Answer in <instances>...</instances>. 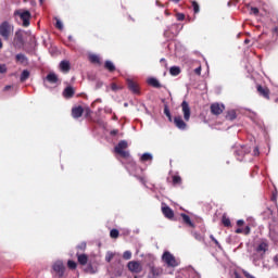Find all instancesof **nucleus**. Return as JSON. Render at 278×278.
<instances>
[{
    "instance_id": "864d4df0",
    "label": "nucleus",
    "mask_w": 278,
    "mask_h": 278,
    "mask_svg": "<svg viewBox=\"0 0 278 278\" xmlns=\"http://www.w3.org/2000/svg\"><path fill=\"white\" fill-rule=\"evenodd\" d=\"M87 273H91V275H94V269L92 268V265L88 266Z\"/></svg>"
},
{
    "instance_id": "c756f323",
    "label": "nucleus",
    "mask_w": 278,
    "mask_h": 278,
    "mask_svg": "<svg viewBox=\"0 0 278 278\" xmlns=\"http://www.w3.org/2000/svg\"><path fill=\"white\" fill-rule=\"evenodd\" d=\"M151 160H153L151 153H143L140 157V162H151Z\"/></svg>"
},
{
    "instance_id": "58836bf2",
    "label": "nucleus",
    "mask_w": 278,
    "mask_h": 278,
    "mask_svg": "<svg viewBox=\"0 0 278 278\" xmlns=\"http://www.w3.org/2000/svg\"><path fill=\"white\" fill-rule=\"evenodd\" d=\"M112 260H114V253L108 252L105 256V262H112Z\"/></svg>"
},
{
    "instance_id": "338daca9",
    "label": "nucleus",
    "mask_w": 278,
    "mask_h": 278,
    "mask_svg": "<svg viewBox=\"0 0 278 278\" xmlns=\"http://www.w3.org/2000/svg\"><path fill=\"white\" fill-rule=\"evenodd\" d=\"M161 62H164V59H162Z\"/></svg>"
},
{
    "instance_id": "39448f33",
    "label": "nucleus",
    "mask_w": 278,
    "mask_h": 278,
    "mask_svg": "<svg viewBox=\"0 0 278 278\" xmlns=\"http://www.w3.org/2000/svg\"><path fill=\"white\" fill-rule=\"evenodd\" d=\"M269 244H268V240L266 239H261L258 241V243L256 244L254 251H256V253H260L261 257H264L266 255V252L269 249Z\"/></svg>"
},
{
    "instance_id": "f8f14e48",
    "label": "nucleus",
    "mask_w": 278,
    "mask_h": 278,
    "mask_svg": "<svg viewBox=\"0 0 278 278\" xmlns=\"http://www.w3.org/2000/svg\"><path fill=\"white\" fill-rule=\"evenodd\" d=\"M181 110H182L184 118L188 123V121H190V114H191L190 104L188 103V101L186 100L182 101Z\"/></svg>"
},
{
    "instance_id": "412c9836",
    "label": "nucleus",
    "mask_w": 278,
    "mask_h": 278,
    "mask_svg": "<svg viewBox=\"0 0 278 278\" xmlns=\"http://www.w3.org/2000/svg\"><path fill=\"white\" fill-rule=\"evenodd\" d=\"M60 70L62 71V73H68V71H71V62H68V61H61Z\"/></svg>"
},
{
    "instance_id": "4be33fe9",
    "label": "nucleus",
    "mask_w": 278,
    "mask_h": 278,
    "mask_svg": "<svg viewBox=\"0 0 278 278\" xmlns=\"http://www.w3.org/2000/svg\"><path fill=\"white\" fill-rule=\"evenodd\" d=\"M180 216L185 225H188V227L194 228V223H192V219H190V217L186 213L180 214Z\"/></svg>"
},
{
    "instance_id": "c03bdc74",
    "label": "nucleus",
    "mask_w": 278,
    "mask_h": 278,
    "mask_svg": "<svg viewBox=\"0 0 278 278\" xmlns=\"http://www.w3.org/2000/svg\"><path fill=\"white\" fill-rule=\"evenodd\" d=\"M251 14H254L255 16H257V14H260V9L252 7L251 8Z\"/></svg>"
},
{
    "instance_id": "13d9d810",
    "label": "nucleus",
    "mask_w": 278,
    "mask_h": 278,
    "mask_svg": "<svg viewBox=\"0 0 278 278\" xmlns=\"http://www.w3.org/2000/svg\"><path fill=\"white\" fill-rule=\"evenodd\" d=\"M254 155H260V149L257 148L254 149Z\"/></svg>"
},
{
    "instance_id": "680f3d73",
    "label": "nucleus",
    "mask_w": 278,
    "mask_h": 278,
    "mask_svg": "<svg viewBox=\"0 0 278 278\" xmlns=\"http://www.w3.org/2000/svg\"><path fill=\"white\" fill-rule=\"evenodd\" d=\"M174 3H179L181 0H172Z\"/></svg>"
},
{
    "instance_id": "a18cd8bd",
    "label": "nucleus",
    "mask_w": 278,
    "mask_h": 278,
    "mask_svg": "<svg viewBox=\"0 0 278 278\" xmlns=\"http://www.w3.org/2000/svg\"><path fill=\"white\" fill-rule=\"evenodd\" d=\"M0 73H8V67L5 66V64H0Z\"/></svg>"
},
{
    "instance_id": "5701e85b",
    "label": "nucleus",
    "mask_w": 278,
    "mask_h": 278,
    "mask_svg": "<svg viewBox=\"0 0 278 278\" xmlns=\"http://www.w3.org/2000/svg\"><path fill=\"white\" fill-rule=\"evenodd\" d=\"M104 68L105 71H109V73H114V71H116V65H114L112 61H105Z\"/></svg>"
},
{
    "instance_id": "4468645a",
    "label": "nucleus",
    "mask_w": 278,
    "mask_h": 278,
    "mask_svg": "<svg viewBox=\"0 0 278 278\" xmlns=\"http://www.w3.org/2000/svg\"><path fill=\"white\" fill-rule=\"evenodd\" d=\"M15 47H23L25 45V40L23 39V30H17L14 37Z\"/></svg>"
},
{
    "instance_id": "2eb2a0df",
    "label": "nucleus",
    "mask_w": 278,
    "mask_h": 278,
    "mask_svg": "<svg viewBox=\"0 0 278 278\" xmlns=\"http://www.w3.org/2000/svg\"><path fill=\"white\" fill-rule=\"evenodd\" d=\"M84 106H75L72 109V116L73 118H81V116H84Z\"/></svg>"
},
{
    "instance_id": "cd10ccee",
    "label": "nucleus",
    "mask_w": 278,
    "mask_h": 278,
    "mask_svg": "<svg viewBox=\"0 0 278 278\" xmlns=\"http://www.w3.org/2000/svg\"><path fill=\"white\" fill-rule=\"evenodd\" d=\"M172 181H173V186H181V184H182L181 176L174 175L172 177Z\"/></svg>"
},
{
    "instance_id": "ea45409f",
    "label": "nucleus",
    "mask_w": 278,
    "mask_h": 278,
    "mask_svg": "<svg viewBox=\"0 0 278 278\" xmlns=\"http://www.w3.org/2000/svg\"><path fill=\"white\" fill-rule=\"evenodd\" d=\"M177 21H186V14L184 13H176Z\"/></svg>"
},
{
    "instance_id": "603ef678",
    "label": "nucleus",
    "mask_w": 278,
    "mask_h": 278,
    "mask_svg": "<svg viewBox=\"0 0 278 278\" xmlns=\"http://www.w3.org/2000/svg\"><path fill=\"white\" fill-rule=\"evenodd\" d=\"M242 225H244V219H238L237 220V226L242 227Z\"/></svg>"
},
{
    "instance_id": "4c0bfd02",
    "label": "nucleus",
    "mask_w": 278,
    "mask_h": 278,
    "mask_svg": "<svg viewBox=\"0 0 278 278\" xmlns=\"http://www.w3.org/2000/svg\"><path fill=\"white\" fill-rule=\"evenodd\" d=\"M210 239L212 240V242H214V244H216V247H218V249H223V247L220 245V242H218V240L214 238V235H211Z\"/></svg>"
},
{
    "instance_id": "473e14b6",
    "label": "nucleus",
    "mask_w": 278,
    "mask_h": 278,
    "mask_svg": "<svg viewBox=\"0 0 278 278\" xmlns=\"http://www.w3.org/2000/svg\"><path fill=\"white\" fill-rule=\"evenodd\" d=\"M164 114H165V116H167L169 123H173V115H170V110L168 109V105H165Z\"/></svg>"
},
{
    "instance_id": "e2e57ef3",
    "label": "nucleus",
    "mask_w": 278,
    "mask_h": 278,
    "mask_svg": "<svg viewBox=\"0 0 278 278\" xmlns=\"http://www.w3.org/2000/svg\"><path fill=\"white\" fill-rule=\"evenodd\" d=\"M249 42H250L249 39H245V40H244V43H245V45H249Z\"/></svg>"
},
{
    "instance_id": "393cba45",
    "label": "nucleus",
    "mask_w": 278,
    "mask_h": 278,
    "mask_svg": "<svg viewBox=\"0 0 278 278\" xmlns=\"http://www.w3.org/2000/svg\"><path fill=\"white\" fill-rule=\"evenodd\" d=\"M46 79L49 81V84H58L59 81L58 75H55V73H49Z\"/></svg>"
},
{
    "instance_id": "0eeeda50",
    "label": "nucleus",
    "mask_w": 278,
    "mask_h": 278,
    "mask_svg": "<svg viewBox=\"0 0 278 278\" xmlns=\"http://www.w3.org/2000/svg\"><path fill=\"white\" fill-rule=\"evenodd\" d=\"M256 92L260 94V97H263V99L270 101V89H268V87L256 85Z\"/></svg>"
},
{
    "instance_id": "09e8293b",
    "label": "nucleus",
    "mask_w": 278,
    "mask_h": 278,
    "mask_svg": "<svg viewBox=\"0 0 278 278\" xmlns=\"http://www.w3.org/2000/svg\"><path fill=\"white\" fill-rule=\"evenodd\" d=\"M92 114V111L89 109V108H87V109H85V116L88 118V116H90Z\"/></svg>"
},
{
    "instance_id": "7c9ffc66",
    "label": "nucleus",
    "mask_w": 278,
    "mask_h": 278,
    "mask_svg": "<svg viewBox=\"0 0 278 278\" xmlns=\"http://www.w3.org/2000/svg\"><path fill=\"white\" fill-rule=\"evenodd\" d=\"M21 81H27V79H29V71L27 70H24L21 74V77H20Z\"/></svg>"
},
{
    "instance_id": "423d86ee",
    "label": "nucleus",
    "mask_w": 278,
    "mask_h": 278,
    "mask_svg": "<svg viewBox=\"0 0 278 278\" xmlns=\"http://www.w3.org/2000/svg\"><path fill=\"white\" fill-rule=\"evenodd\" d=\"M251 153V148H249L248 146H240L237 147L235 150V155L237 156V160H239V162H242L244 160V155Z\"/></svg>"
},
{
    "instance_id": "e433bc0d",
    "label": "nucleus",
    "mask_w": 278,
    "mask_h": 278,
    "mask_svg": "<svg viewBox=\"0 0 278 278\" xmlns=\"http://www.w3.org/2000/svg\"><path fill=\"white\" fill-rule=\"evenodd\" d=\"M67 267L70 268V270H75L77 268V263L75 261H68Z\"/></svg>"
},
{
    "instance_id": "20e7f679",
    "label": "nucleus",
    "mask_w": 278,
    "mask_h": 278,
    "mask_svg": "<svg viewBox=\"0 0 278 278\" xmlns=\"http://www.w3.org/2000/svg\"><path fill=\"white\" fill-rule=\"evenodd\" d=\"M129 147V143H127L126 140H121L117 146L114 148V151L117 153V155H121V157L127 159L129 157V151H125Z\"/></svg>"
},
{
    "instance_id": "5fc2aeb1",
    "label": "nucleus",
    "mask_w": 278,
    "mask_h": 278,
    "mask_svg": "<svg viewBox=\"0 0 278 278\" xmlns=\"http://www.w3.org/2000/svg\"><path fill=\"white\" fill-rule=\"evenodd\" d=\"M111 136H117V134H118V129H113V130H111Z\"/></svg>"
},
{
    "instance_id": "9b49d317",
    "label": "nucleus",
    "mask_w": 278,
    "mask_h": 278,
    "mask_svg": "<svg viewBox=\"0 0 278 278\" xmlns=\"http://www.w3.org/2000/svg\"><path fill=\"white\" fill-rule=\"evenodd\" d=\"M52 268L59 277H64V270H66V267H64V263L58 261L53 264Z\"/></svg>"
},
{
    "instance_id": "de8ad7c7",
    "label": "nucleus",
    "mask_w": 278,
    "mask_h": 278,
    "mask_svg": "<svg viewBox=\"0 0 278 278\" xmlns=\"http://www.w3.org/2000/svg\"><path fill=\"white\" fill-rule=\"evenodd\" d=\"M111 90H113V92H116V90H118V86L116 85V83L111 84Z\"/></svg>"
},
{
    "instance_id": "b1692460",
    "label": "nucleus",
    "mask_w": 278,
    "mask_h": 278,
    "mask_svg": "<svg viewBox=\"0 0 278 278\" xmlns=\"http://www.w3.org/2000/svg\"><path fill=\"white\" fill-rule=\"evenodd\" d=\"M169 75H172V77H177V76L181 75V67H179V66H172L169 68Z\"/></svg>"
},
{
    "instance_id": "f257e3e1",
    "label": "nucleus",
    "mask_w": 278,
    "mask_h": 278,
    "mask_svg": "<svg viewBox=\"0 0 278 278\" xmlns=\"http://www.w3.org/2000/svg\"><path fill=\"white\" fill-rule=\"evenodd\" d=\"M14 16H18L23 27H27L28 25H30L31 13L29 11H25L23 9L16 10L14 12Z\"/></svg>"
},
{
    "instance_id": "c9c22d12",
    "label": "nucleus",
    "mask_w": 278,
    "mask_h": 278,
    "mask_svg": "<svg viewBox=\"0 0 278 278\" xmlns=\"http://www.w3.org/2000/svg\"><path fill=\"white\" fill-rule=\"evenodd\" d=\"M118 236H121V232L118 231V229L114 228V229H112V230L110 231V237H111V238L116 239V238H118Z\"/></svg>"
},
{
    "instance_id": "69168bd1",
    "label": "nucleus",
    "mask_w": 278,
    "mask_h": 278,
    "mask_svg": "<svg viewBox=\"0 0 278 278\" xmlns=\"http://www.w3.org/2000/svg\"><path fill=\"white\" fill-rule=\"evenodd\" d=\"M101 86H103V84L101 83L100 85L98 84V88H101Z\"/></svg>"
},
{
    "instance_id": "6e6552de",
    "label": "nucleus",
    "mask_w": 278,
    "mask_h": 278,
    "mask_svg": "<svg viewBox=\"0 0 278 278\" xmlns=\"http://www.w3.org/2000/svg\"><path fill=\"white\" fill-rule=\"evenodd\" d=\"M127 268L128 270H130V273H136V274L142 273V265L138 261H130L127 264Z\"/></svg>"
},
{
    "instance_id": "7ed1b4c3",
    "label": "nucleus",
    "mask_w": 278,
    "mask_h": 278,
    "mask_svg": "<svg viewBox=\"0 0 278 278\" xmlns=\"http://www.w3.org/2000/svg\"><path fill=\"white\" fill-rule=\"evenodd\" d=\"M14 34V26L10 25L9 22H3L0 25V36L5 40H10V36Z\"/></svg>"
},
{
    "instance_id": "aec40b11",
    "label": "nucleus",
    "mask_w": 278,
    "mask_h": 278,
    "mask_svg": "<svg viewBox=\"0 0 278 278\" xmlns=\"http://www.w3.org/2000/svg\"><path fill=\"white\" fill-rule=\"evenodd\" d=\"M63 97H65V99H73V97H75V89H73V87H66L63 91Z\"/></svg>"
},
{
    "instance_id": "8fccbe9b",
    "label": "nucleus",
    "mask_w": 278,
    "mask_h": 278,
    "mask_svg": "<svg viewBox=\"0 0 278 278\" xmlns=\"http://www.w3.org/2000/svg\"><path fill=\"white\" fill-rule=\"evenodd\" d=\"M137 179L141 182V184H147V178L142 177V176H137Z\"/></svg>"
},
{
    "instance_id": "a878e982",
    "label": "nucleus",
    "mask_w": 278,
    "mask_h": 278,
    "mask_svg": "<svg viewBox=\"0 0 278 278\" xmlns=\"http://www.w3.org/2000/svg\"><path fill=\"white\" fill-rule=\"evenodd\" d=\"M148 84L149 86H152V88H162V84H160V80H157V78H149Z\"/></svg>"
},
{
    "instance_id": "a19ab883",
    "label": "nucleus",
    "mask_w": 278,
    "mask_h": 278,
    "mask_svg": "<svg viewBox=\"0 0 278 278\" xmlns=\"http://www.w3.org/2000/svg\"><path fill=\"white\" fill-rule=\"evenodd\" d=\"M55 27L56 29H60V30L64 29V25L60 20H56Z\"/></svg>"
},
{
    "instance_id": "4d7b16f0",
    "label": "nucleus",
    "mask_w": 278,
    "mask_h": 278,
    "mask_svg": "<svg viewBox=\"0 0 278 278\" xmlns=\"http://www.w3.org/2000/svg\"><path fill=\"white\" fill-rule=\"evenodd\" d=\"M10 88H12V86H10V85H7L5 87H4V92H8V90H10Z\"/></svg>"
},
{
    "instance_id": "bf43d9fd",
    "label": "nucleus",
    "mask_w": 278,
    "mask_h": 278,
    "mask_svg": "<svg viewBox=\"0 0 278 278\" xmlns=\"http://www.w3.org/2000/svg\"><path fill=\"white\" fill-rule=\"evenodd\" d=\"M233 275H235V278H242V276H240L238 271H235Z\"/></svg>"
},
{
    "instance_id": "bb28decb",
    "label": "nucleus",
    "mask_w": 278,
    "mask_h": 278,
    "mask_svg": "<svg viewBox=\"0 0 278 278\" xmlns=\"http://www.w3.org/2000/svg\"><path fill=\"white\" fill-rule=\"evenodd\" d=\"M238 118V115L236 114V111L231 110L228 111L226 115V121H236Z\"/></svg>"
},
{
    "instance_id": "72a5a7b5",
    "label": "nucleus",
    "mask_w": 278,
    "mask_h": 278,
    "mask_svg": "<svg viewBox=\"0 0 278 278\" xmlns=\"http://www.w3.org/2000/svg\"><path fill=\"white\" fill-rule=\"evenodd\" d=\"M269 237H270V239L273 240V242L278 243V232H277V231L271 230V231L269 232Z\"/></svg>"
},
{
    "instance_id": "c85d7f7f",
    "label": "nucleus",
    "mask_w": 278,
    "mask_h": 278,
    "mask_svg": "<svg viewBox=\"0 0 278 278\" xmlns=\"http://www.w3.org/2000/svg\"><path fill=\"white\" fill-rule=\"evenodd\" d=\"M15 60H16V62H20L21 64H25V62H27V58L23 53L16 54Z\"/></svg>"
},
{
    "instance_id": "3c124183",
    "label": "nucleus",
    "mask_w": 278,
    "mask_h": 278,
    "mask_svg": "<svg viewBox=\"0 0 278 278\" xmlns=\"http://www.w3.org/2000/svg\"><path fill=\"white\" fill-rule=\"evenodd\" d=\"M201 71H202V68H201V65H200V66H198V67L194 70V73H195L198 76H200V75H201Z\"/></svg>"
},
{
    "instance_id": "052dcab7",
    "label": "nucleus",
    "mask_w": 278,
    "mask_h": 278,
    "mask_svg": "<svg viewBox=\"0 0 278 278\" xmlns=\"http://www.w3.org/2000/svg\"><path fill=\"white\" fill-rule=\"evenodd\" d=\"M273 33L278 35V26H276V27L273 29Z\"/></svg>"
},
{
    "instance_id": "6ab92c4d",
    "label": "nucleus",
    "mask_w": 278,
    "mask_h": 278,
    "mask_svg": "<svg viewBox=\"0 0 278 278\" xmlns=\"http://www.w3.org/2000/svg\"><path fill=\"white\" fill-rule=\"evenodd\" d=\"M88 60L91 64H97V66H101V56H99V54H89Z\"/></svg>"
},
{
    "instance_id": "dca6fc26",
    "label": "nucleus",
    "mask_w": 278,
    "mask_h": 278,
    "mask_svg": "<svg viewBox=\"0 0 278 278\" xmlns=\"http://www.w3.org/2000/svg\"><path fill=\"white\" fill-rule=\"evenodd\" d=\"M162 212L165 218H168L169 220H173V218H175V212L169 206H162Z\"/></svg>"
},
{
    "instance_id": "f3484780",
    "label": "nucleus",
    "mask_w": 278,
    "mask_h": 278,
    "mask_svg": "<svg viewBox=\"0 0 278 278\" xmlns=\"http://www.w3.org/2000/svg\"><path fill=\"white\" fill-rule=\"evenodd\" d=\"M174 125H175L178 129H186V127H188V124H186V122H184V119L181 118V116H175V117H174Z\"/></svg>"
},
{
    "instance_id": "1a4fd4ad",
    "label": "nucleus",
    "mask_w": 278,
    "mask_h": 278,
    "mask_svg": "<svg viewBox=\"0 0 278 278\" xmlns=\"http://www.w3.org/2000/svg\"><path fill=\"white\" fill-rule=\"evenodd\" d=\"M225 112V105L220 103H213L211 104V114L214 116H220Z\"/></svg>"
},
{
    "instance_id": "a211bd4d",
    "label": "nucleus",
    "mask_w": 278,
    "mask_h": 278,
    "mask_svg": "<svg viewBox=\"0 0 278 278\" xmlns=\"http://www.w3.org/2000/svg\"><path fill=\"white\" fill-rule=\"evenodd\" d=\"M76 257H77V262H78V264H80V266H86V264H88V254L77 252Z\"/></svg>"
},
{
    "instance_id": "ddd939ff",
    "label": "nucleus",
    "mask_w": 278,
    "mask_h": 278,
    "mask_svg": "<svg viewBox=\"0 0 278 278\" xmlns=\"http://www.w3.org/2000/svg\"><path fill=\"white\" fill-rule=\"evenodd\" d=\"M150 275L151 278H157V277H162V275H164V269L162 267H156L155 265H150Z\"/></svg>"
},
{
    "instance_id": "0e129e2a",
    "label": "nucleus",
    "mask_w": 278,
    "mask_h": 278,
    "mask_svg": "<svg viewBox=\"0 0 278 278\" xmlns=\"http://www.w3.org/2000/svg\"><path fill=\"white\" fill-rule=\"evenodd\" d=\"M274 262H278V256H275V257H274Z\"/></svg>"
},
{
    "instance_id": "2f4dec72",
    "label": "nucleus",
    "mask_w": 278,
    "mask_h": 278,
    "mask_svg": "<svg viewBox=\"0 0 278 278\" xmlns=\"http://www.w3.org/2000/svg\"><path fill=\"white\" fill-rule=\"evenodd\" d=\"M222 224L224 225V227H231V219L224 215L222 217Z\"/></svg>"
},
{
    "instance_id": "f03ea898",
    "label": "nucleus",
    "mask_w": 278,
    "mask_h": 278,
    "mask_svg": "<svg viewBox=\"0 0 278 278\" xmlns=\"http://www.w3.org/2000/svg\"><path fill=\"white\" fill-rule=\"evenodd\" d=\"M162 260H163L164 264H166V266L168 268H177V266H179V262H177V258H175V255H173L168 251H165L163 253Z\"/></svg>"
},
{
    "instance_id": "9d476101",
    "label": "nucleus",
    "mask_w": 278,
    "mask_h": 278,
    "mask_svg": "<svg viewBox=\"0 0 278 278\" xmlns=\"http://www.w3.org/2000/svg\"><path fill=\"white\" fill-rule=\"evenodd\" d=\"M126 84H127L128 90H130L132 94H140V86H138V83L131 79H127Z\"/></svg>"
},
{
    "instance_id": "6e6d98bb",
    "label": "nucleus",
    "mask_w": 278,
    "mask_h": 278,
    "mask_svg": "<svg viewBox=\"0 0 278 278\" xmlns=\"http://www.w3.org/2000/svg\"><path fill=\"white\" fill-rule=\"evenodd\" d=\"M235 232L236 233H244V230H243V228H237Z\"/></svg>"
},
{
    "instance_id": "79ce46f5",
    "label": "nucleus",
    "mask_w": 278,
    "mask_h": 278,
    "mask_svg": "<svg viewBox=\"0 0 278 278\" xmlns=\"http://www.w3.org/2000/svg\"><path fill=\"white\" fill-rule=\"evenodd\" d=\"M77 251H86V242H83L76 247Z\"/></svg>"
},
{
    "instance_id": "49530a36",
    "label": "nucleus",
    "mask_w": 278,
    "mask_h": 278,
    "mask_svg": "<svg viewBox=\"0 0 278 278\" xmlns=\"http://www.w3.org/2000/svg\"><path fill=\"white\" fill-rule=\"evenodd\" d=\"M123 257L124 260H129L131 257V252L129 251L124 252Z\"/></svg>"
},
{
    "instance_id": "37998d69",
    "label": "nucleus",
    "mask_w": 278,
    "mask_h": 278,
    "mask_svg": "<svg viewBox=\"0 0 278 278\" xmlns=\"http://www.w3.org/2000/svg\"><path fill=\"white\" fill-rule=\"evenodd\" d=\"M251 233V227L250 226H245L244 228H243V235L244 236H249Z\"/></svg>"
},
{
    "instance_id": "f704fd0d",
    "label": "nucleus",
    "mask_w": 278,
    "mask_h": 278,
    "mask_svg": "<svg viewBox=\"0 0 278 278\" xmlns=\"http://www.w3.org/2000/svg\"><path fill=\"white\" fill-rule=\"evenodd\" d=\"M191 5L193 8V12L194 14H199V12L201 11L200 7H199V2L198 1H192Z\"/></svg>"
}]
</instances>
